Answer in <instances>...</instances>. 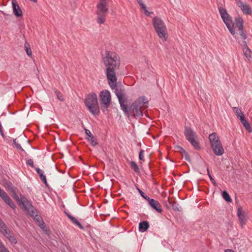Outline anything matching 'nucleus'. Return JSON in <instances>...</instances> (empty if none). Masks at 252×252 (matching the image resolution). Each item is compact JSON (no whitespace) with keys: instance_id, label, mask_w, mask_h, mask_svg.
Here are the masks:
<instances>
[{"instance_id":"obj_1","label":"nucleus","mask_w":252,"mask_h":252,"mask_svg":"<svg viewBox=\"0 0 252 252\" xmlns=\"http://www.w3.org/2000/svg\"><path fill=\"white\" fill-rule=\"evenodd\" d=\"M103 63L106 67V75L108 84L117 96L121 109L128 117L130 116L135 118L143 116V110L147 107L148 102L145 96H141L133 102L128 108L127 98L125 89L117 87V77L116 71L119 69L121 61L119 55L114 52L106 51L102 58Z\"/></svg>"},{"instance_id":"obj_2","label":"nucleus","mask_w":252,"mask_h":252,"mask_svg":"<svg viewBox=\"0 0 252 252\" xmlns=\"http://www.w3.org/2000/svg\"><path fill=\"white\" fill-rule=\"evenodd\" d=\"M85 104L88 110L94 116H98L100 113L97 95L94 93L87 95L85 99Z\"/></svg>"},{"instance_id":"obj_3","label":"nucleus","mask_w":252,"mask_h":252,"mask_svg":"<svg viewBox=\"0 0 252 252\" xmlns=\"http://www.w3.org/2000/svg\"><path fill=\"white\" fill-rule=\"evenodd\" d=\"M153 25L158 36L163 41L167 40V28L163 21L159 17L156 16L153 19Z\"/></svg>"},{"instance_id":"obj_4","label":"nucleus","mask_w":252,"mask_h":252,"mask_svg":"<svg viewBox=\"0 0 252 252\" xmlns=\"http://www.w3.org/2000/svg\"><path fill=\"white\" fill-rule=\"evenodd\" d=\"M218 9L223 22L225 24L230 33L236 39H238V37L236 36L237 34L234 28V23H233L232 17L227 13L225 8L219 7Z\"/></svg>"},{"instance_id":"obj_5","label":"nucleus","mask_w":252,"mask_h":252,"mask_svg":"<svg viewBox=\"0 0 252 252\" xmlns=\"http://www.w3.org/2000/svg\"><path fill=\"white\" fill-rule=\"evenodd\" d=\"M13 192L12 197L16 200L21 208L25 210L30 215L33 216L35 212L33 211V207L31 203L23 195H20V198L18 195L14 191Z\"/></svg>"},{"instance_id":"obj_6","label":"nucleus","mask_w":252,"mask_h":252,"mask_svg":"<svg viewBox=\"0 0 252 252\" xmlns=\"http://www.w3.org/2000/svg\"><path fill=\"white\" fill-rule=\"evenodd\" d=\"M100 103L102 105V110L104 113L108 111V108L110 106L111 102V95L108 90L102 91L100 94Z\"/></svg>"},{"instance_id":"obj_7","label":"nucleus","mask_w":252,"mask_h":252,"mask_svg":"<svg viewBox=\"0 0 252 252\" xmlns=\"http://www.w3.org/2000/svg\"><path fill=\"white\" fill-rule=\"evenodd\" d=\"M109 7L96 5L95 14L96 15V20L98 24H101L105 23L106 15L108 13Z\"/></svg>"},{"instance_id":"obj_8","label":"nucleus","mask_w":252,"mask_h":252,"mask_svg":"<svg viewBox=\"0 0 252 252\" xmlns=\"http://www.w3.org/2000/svg\"><path fill=\"white\" fill-rule=\"evenodd\" d=\"M147 201H148L149 205L153 209L156 210L159 213L162 212V207L158 201L150 198Z\"/></svg>"},{"instance_id":"obj_9","label":"nucleus","mask_w":252,"mask_h":252,"mask_svg":"<svg viewBox=\"0 0 252 252\" xmlns=\"http://www.w3.org/2000/svg\"><path fill=\"white\" fill-rule=\"evenodd\" d=\"M184 134L188 141L192 138H196L197 136L196 132L190 127L188 126L185 127Z\"/></svg>"},{"instance_id":"obj_10","label":"nucleus","mask_w":252,"mask_h":252,"mask_svg":"<svg viewBox=\"0 0 252 252\" xmlns=\"http://www.w3.org/2000/svg\"><path fill=\"white\" fill-rule=\"evenodd\" d=\"M238 43L243 46V50L244 52V54L245 56L249 59V58H251L252 52L250 49L249 48L247 45V42L246 41H240L239 40V38H238V39H236Z\"/></svg>"},{"instance_id":"obj_11","label":"nucleus","mask_w":252,"mask_h":252,"mask_svg":"<svg viewBox=\"0 0 252 252\" xmlns=\"http://www.w3.org/2000/svg\"><path fill=\"white\" fill-rule=\"evenodd\" d=\"M211 147L213 151L214 154L216 156H220L222 155L224 153V149L222 146L221 143L211 145Z\"/></svg>"},{"instance_id":"obj_12","label":"nucleus","mask_w":252,"mask_h":252,"mask_svg":"<svg viewBox=\"0 0 252 252\" xmlns=\"http://www.w3.org/2000/svg\"><path fill=\"white\" fill-rule=\"evenodd\" d=\"M11 3L13 8V12L15 16L16 17L22 16V11L19 4L17 3L16 0H12Z\"/></svg>"},{"instance_id":"obj_13","label":"nucleus","mask_w":252,"mask_h":252,"mask_svg":"<svg viewBox=\"0 0 252 252\" xmlns=\"http://www.w3.org/2000/svg\"><path fill=\"white\" fill-rule=\"evenodd\" d=\"M237 216L240 225L243 227L246 223L247 219L245 215L242 212V208L241 207H238L237 209Z\"/></svg>"},{"instance_id":"obj_14","label":"nucleus","mask_w":252,"mask_h":252,"mask_svg":"<svg viewBox=\"0 0 252 252\" xmlns=\"http://www.w3.org/2000/svg\"><path fill=\"white\" fill-rule=\"evenodd\" d=\"M234 26L237 31L244 29V20L241 17L238 16L235 18V23H234Z\"/></svg>"},{"instance_id":"obj_15","label":"nucleus","mask_w":252,"mask_h":252,"mask_svg":"<svg viewBox=\"0 0 252 252\" xmlns=\"http://www.w3.org/2000/svg\"><path fill=\"white\" fill-rule=\"evenodd\" d=\"M209 139L211 145H213V144L215 145V144H217L221 143L219 137L218 136L217 133L216 132H213L210 134L209 135Z\"/></svg>"},{"instance_id":"obj_16","label":"nucleus","mask_w":252,"mask_h":252,"mask_svg":"<svg viewBox=\"0 0 252 252\" xmlns=\"http://www.w3.org/2000/svg\"><path fill=\"white\" fill-rule=\"evenodd\" d=\"M0 231L7 238L8 237V236H10L12 234V233L9 230L6 225L3 221L0 224Z\"/></svg>"},{"instance_id":"obj_17","label":"nucleus","mask_w":252,"mask_h":252,"mask_svg":"<svg viewBox=\"0 0 252 252\" xmlns=\"http://www.w3.org/2000/svg\"><path fill=\"white\" fill-rule=\"evenodd\" d=\"M238 6L240 7L243 12L247 15L251 14L252 11L250 6L247 4H244L242 2L239 4Z\"/></svg>"},{"instance_id":"obj_18","label":"nucleus","mask_w":252,"mask_h":252,"mask_svg":"<svg viewBox=\"0 0 252 252\" xmlns=\"http://www.w3.org/2000/svg\"><path fill=\"white\" fill-rule=\"evenodd\" d=\"M64 214L67 216V217L72 221V222L78 226L81 229H84V228L83 225L80 223V222L76 219L75 217L72 216L69 214H68L66 211L64 212Z\"/></svg>"},{"instance_id":"obj_19","label":"nucleus","mask_w":252,"mask_h":252,"mask_svg":"<svg viewBox=\"0 0 252 252\" xmlns=\"http://www.w3.org/2000/svg\"><path fill=\"white\" fill-rule=\"evenodd\" d=\"M167 202H168V204H169L171 205L172 209L174 211L181 212L182 211V207L181 206H180L179 204H177L176 201H170L168 198Z\"/></svg>"},{"instance_id":"obj_20","label":"nucleus","mask_w":252,"mask_h":252,"mask_svg":"<svg viewBox=\"0 0 252 252\" xmlns=\"http://www.w3.org/2000/svg\"><path fill=\"white\" fill-rule=\"evenodd\" d=\"M149 223L147 221L144 220L139 223V230L144 232L146 231L149 228Z\"/></svg>"},{"instance_id":"obj_21","label":"nucleus","mask_w":252,"mask_h":252,"mask_svg":"<svg viewBox=\"0 0 252 252\" xmlns=\"http://www.w3.org/2000/svg\"><path fill=\"white\" fill-rule=\"evenodd\" d=\"M240 120L241 121V122L243 124L245 129L249 132H251L252 129L249 123L248 122V121L246 119L244 115H243V117H241V119H240Z\"/></svg>"},{"instance_id":"obj_22","label":"nucleus","mask_w":252,"mask_h":252,"mask_svg":"<svg viewBox=\"0 0 252 252\" xmlns=\"http://www.w3.org/2000/svg\"><path fill=\"white\" fill-rule=\"evenodd\" d=\"M237 31L239 33L236 32V33L237 34L236 36L239 38V40L240 41V39H242V41H246V39H247L248 37L244 29L243 30H238Z\"/></svg>"},{"instance_id":"obj_23","label":"nucleus","mask_w":252,"mask_h":252,"mask_svg":"<svg viewBox=\"0 0 252 252\" xmlns=\"http://www.w3.org/2000/svg\"><path fill=\"white\" fill-rule=\"evenodd\" d=\"M35 170L39 175L41 180L45 184L46 186H48L46 180V176L44 175L43 171L38 167L35 168Z\"/></svg>"},{"instance_id":"obj_24","label":"nucleus","mask_w":252,"mask_h":252,"mask_svg":"<svg viewBox=\"0 0 252 252\" xmlns=\"http://www.w3.org/2000/svg\"><path fill=\"white\" fill-rule=\"evenodd\" d=\"M189 142L191 144V145L195 150H199L201 149L197 136L196 138H192L191 139H190Z\"/></svg>"},{"instance_id":"obj_25","label":"nucleus","mask_w":252,"mask_h":252,"mask_svg":"<svg viewBox=\"0 0 252 252\" xmlns=\"http://www.w3.org/2000/svg\"><path fill=\"white\" fill-rule=\"evenodd\" d=\"M129 165L131 169L136 173H140V170L137 164L133 161H130Z\"/></svg>"},{"instance_id":"obj_26","label":"nucleus","mask_w":252,"mask_h":252,"mask_svg":"<svg viewBox=\"0 0 252 252\" xmlns=\"http://www.w3.org/2000/svg\"><path fill=\"white\" fill-rule=\"evenodd\" d=\"M222 196L223 198L227 202H231L232 201V199L230 195L226 190H224L222 191Z\"/></svg>"},{"instance_id":"obj_27","label":"nucleus","mask_w":252,"mask_h":252,"mask_svg":"<svg viewBox=\"0 0 252 252\" xmlns=\"http://www.w3.org/2000/svg\"><path fill=\"white\" fill-rule=\"evenodd\" d=\"M86 139L93 146H95L98 144V142L93 135L90 137H86Z\"/></svg>"},{"instance_id":"obj_28","label":"nucleus","mask_w":252,"mask_h":252,"mask_svg":"<svg viewBox=\"0 0 252 252\" xmlns=\"http://www.w3.org/2000/svg\"><path fill=\"white\" fill-rule=\"evenodd\" d=\"M0 196L4 200V201H8V199H9V196L2 189H1L0 190Z\"/></svg>"},{"instance_id":"obj_29","label":"nucleus","mask_w":252,"mask_h":252,"mask_svg":"<svg viewBox=\"0 0 252 252\" xmlns=\"http://www.w3.org/2000/svg\"><path fill=\"white\" fill-rule=\"evenodd\" d=\"M24 46H25V50H26L27 55L29 56H30V57L32 56V50L30 48V44L27 42H26V43H25Z\"/></svg>"},{"instance_id":"obj_30","label":"nucleus","mask_w":252,"mask_h":252,"mask_svg":"<svg viewBox=\"0 0 252 252\" xmlns=\"http://www.w3.org/2000/svg\"><path fill=\"white\" fill-rule=\"evenodd\" d=\"M54 91L58 99L61 101H63L64 100V98L63 94L59 91L56 89H54Z\"/></svg>"},{"instance_id":"obj_31","label":"nucleus","mask_w":252,"mask_h":252,"mask_svg":"<svg viewBox=\"0 0 252 252\" xmlns=\"http://www.w3.org/2000/svg\"><path fill=\"white\" fill-rule=\"evenodd\" d=\"M109 0H99L97 5L109 7Z\"/></svg>"},{"instance_id":"obj_32","label":"nucleus","mask_w":252,"mask_h":252,"mask_svg":"<svg viewBox=\"0 0 252 252\" xmlns=\"http://www.w3.org/2000/svg\"><path fill=\"white\" fill-rule=\"evenodd\" d=\"M234 110H235V114H236L237 118L241 119V117H243V115H244L242 112L241 109H240L238 107H234Z\"/></svg>"},{"instance_id":"obj_33","label":"nucleus","mask_w":252,"mask_h":252,"mask_svg":"<svg viewBox=\"0 0 252 252\" xmlns=\"http://www.w3.org/2000/svg\"><path fill=\"white\" fill-rule=\"evenodd\" d=\"M7 239L9 240V241L13 244H15L17 243V241L15 237L14 236V235L11 234L10 236H8V237Z\"/></svg>"},{"instance_id":"obj_34","label":"nucleus","mask_w":252,"mask_h":252,"mask_svg":"<svg viewBox=\"0 0 252 252\" xmlns=\"http://www.w3.org/2000/svg\"><path fill=\"white\" fill-rule=\"evenodd\" d=\"M13 145L15 146V147L21 151H24V149L21 147V145L18 143H17L16 139H13Z\"/></svg>"},{"instance_id":"obj_35","label":"nucleus","mask_w":252,"mask_h":252,"mask_svg":"<svg viewBox=\"0 0 252 252\" xmlns=\"http://www.w3.org/2000/svg\"><path fill=\"white\" fill-rule=\"evenodd\" d=\"M137 189L143 198H144L146 200L149 199L150 197L149 196H147L146 195H145L144 192H143L140 189H139L138 188H137Z\"/></svg>"},{"instance_id":"obj_36","label":"nucleus","mask_w":252,"mask_h":252,"mask_svg":"<svg viewBox=\"0 0 252 252\" xmlns=\"http://www.w3.org/2000/svg\"><path fill=\"white\" fill-rule=\"evenodd\" d=\"M6 203H7L11 208L14 209L15 208V205L14 202H12L10 197H9L8 201H4Z\"/></svg>"},{"instance_id":"obj_37","label":"nucleus","mask_w":252,"mask_h":252,"mask_svg":"<svg viewBox=\"0 0 252 252\" xmlns=\"http://www.w3.org/2000/svg\"><path fill=\"white\" fill-rule=\"evenodd\" d=\"M0 252H9L1 242H0Z\"/></svg>"},{"instance_id":"obj_38","label":"nucleus","mask_w":252,"mask_h":252,"mask_svg":"<svg viewBox=\"0 0 252 252\" xmlns=\"http://www.w3.org/2000/svg\"><path fill=\"white\" fill-rule=\"evenodd\" d=\"M207 171H208V175L209 176V177L212 182V183L215 186H217V184L215 181V180H214V178H213V177H212L211 175L209 173V171L208 170V169H207Z\"/></svg>"},{"instance_id":"obj_39","label":"nucleus","mask_w":252,"mask_h":252,"mask_svg":"<svg viewBox=\"0 0 252 252\" xmlns=\"http://www.w3.org/2000/svg\"><path fill=\"white\" fill-rule=\"evenodd\" d=\"M144 151L143 150H141L139 154V159L140 160L144 161Z\"/></svg>"},{"instance_id":"obj_40","label":"nucleus","mask_w":252,"mask_h":252,"mask_svg":"<svg viewBox=\"0 0 252 252\" xmlns=\"http://www.w3.org/2000/svg\"><path fill=\"white\" fill-rule=\"evenodd\" d=\"M175 148L177 152H180L181 153H183L184 151H185V150L182 147H181L180 146H176L175 147Z\"/></svg>"},{"instance_id":"obj_41","label":"nucleus","mask_w":252,"mask_h":252,"mask_svg":"<svg viewBox=\"0 0 252 252\" xmlns=\"http://www.w3.org/2000/svg\"><path fill=\"white\" fill-rule=\"evenodd\" d=\"M183 154L184 155L185 159L188 161H190V158L189 154L186 151H184Z\"/></svg>"},{"instance_id":"obj_42","label":"nucleus","mask_w":252,"mask_h":252,"mask_svg":"<svg viewBox=\"0 0 252 252\" xmlns=\"http://www.w3.org/2000/svg\"><path fill=\"white\" fill-rule=\"evenodd\" d=\"M26 163L32 167H34L33 162L32 159H29L26 161Z\"/></svg>"},{"instance_id":"obj_43","label":"nucleus","mask_w":252,"mask_h":252,"mask_svg":"<svg viewBox=\"0 0 252 252\" xmlns=\"http://www.w3.org/2000/svg\"><path fill=\"white\" fill-rule=\"evenodd\" d=\"M84 130H85V133L88 136L87 137H90L92 136H93V135L91 133V132H90V130H89L88 129L84 128Z\"/></svg>"},{"instance_id":"obj_44","label":"nucleus","mask_w":252,"mask_h":252,"mask_svg":"<svg viewBox=\"0 0 252 252\" xmlns=\"http://www.w3.org/2000/svg\"><path fill=\"white\" fill-rule=\"evenodd\" d=\"M144 13H145V14L147 16H149L151 14L153 13V12H152V11L149 12L148 11V10L147 9H145V10L144 11Z\"/></svg>"},{"instance_id":"obj_45","label":"nucleus","mask_w":252,"mask_h":252,"mask_svg":"<svg viewBox=\"0 0 252 252\" xmlns=\"http://www.w3.org/2000/svg\"><path fill=\"white\" fill-rule=\"evenodd\" d=\"M41 220L42 223L41 224H40L39 226L42 229H44V228L46 227V226L41 218Z\"/></svg>"},{"instance_id":"obj_46","label":"nucleus","mask_w":252,"mask_h":252,"mask_svg":"<svg viewBox=\"0 0 252 252\" xmlns=\"http://www.w3.org/2000/svg\"><path fill=\"white\" fill-rule=\"evenodd\" d=\"M137 2L139 4L140 6H142L143 4H144L143 0H137Z\"/></svg>"},{"instance_id":"obj_47","label":"nucleus","mask_w":252,"mask_h":252,"mask_svg":"<svg viewBox=\"0 0 252 252\" xmlns=\"http://www.w3.org/2000/svg\"><path fill=\"white\" fill-rule=\"evenodd\" d=\"M0 12H1V13L3 15H6V16H11V14H9V13H6V12H4V11H0Z\"/></svg>"},{"instance_id":"obj_48","label":"nucleus","mask_w":252,"mask_h":252,"mask_svg":"<svg viewBox=\"0 0 252 252\" xmlns=\"http://www.w3.org/2000/svg\"><path fill=\"white\" fill-rule=\"evenodd\" d=\"M141 8L144 11L145 10V9H147L146 5L144 4L142 6H140Z\"/></svg>"},{"instance_id":"obj_49","label":"nucleus","mask_w":252,"mask_h":252,"mask_svg":"<svg viewBox=\"0 0 252 252\" xmlns=\"http://www.w3.org/2000/svg\"><path fill=\"white\" fill-rule=\"evenodd\" d=\"M165 205L166 208L168 209H169L170 208V207H171V205L169 204H167V203H166Z\"/></svg>"},{"instance_id":"obj_50","label":"nucleus","mask_w":252,"mask_h":252,"mask_svg":"<svg viewBox=\"0 0 252 252\" xmlns=\"http://www.w3.org/2000/svg\"><path fill=\"white\" fill-rule=\"evenodd\" d=\"M225 252H235L231 249H227L225 251Z\"/></svg>"},{"instance_id":"obj_51","label":"nucleus","mask_w":252,"mask_h":252,"mask_svg":"<svg viewBox=\"0 0 252 252\" xmlns=\"http://www.w3.org/2000/svg\"><path fill=\"white\" fill-rule=\"evenodd\" d=\"M237 4L238 5L240 3V2H242V1L241 0H235Z\"/></svg>"},{"instance_id":"obj_52","label":"nucleus","mask_w":252,"mask_h":252,"mask_svg":"<svg viewBox=\"0 0 252 252\" xmlns=\"http://www.w3.org/2000/svg\"><path fill=\"white\" fill-rule=\"evenodd\" d=\"M2 133H3V131L2 128L0 129V133L2 134Z\"/></svg>"},{"instance_id":"obj_53","label":"nucleus","mask_w":252,"mask_h":252,"mask_svg":"<svg viewBox=\"0 0 252 252\" xmlns=\"http://www.w3.org/2000/svg\"><path fill=\"white\" fill-rule=\"evenodd\" d=\"M137 145H138V146H141V143H140V142H138V143H137Z\"/></svg>"},{"instance_id":"obj_54","label":"nucleus","mask_w":252,"mask_h":252,"mask_svg":"<svg viewBox=\"0 0 252 252\" xmlns=\"http://www.w3.org/2000/svg\"><path fill=\"white\" fill-rule=\"evenodd\" d=\"M0 135H1V136H2V137H3V138L4 137V133H2V134H0Z\"/></svg>"},{"instance_id":"obj_55","label":"nucleus","mask_w":252,"mask_h":252,"mask_svg":"<svg viewBox=\"0 0 252 252\" xmlns=\"http://www.w3.org/2000/svg\"><path fill=\"white\" fill-rule=\"evenodd\" d=\"M2 222L1 219L0 218V224Z\"/></svg>"},{"instance_id":"obj_56","label":"nucleus","mask_w":252,"mask_h":252,"mask_svg":"<svg viewBox=\"0 0 252 252\" xmlns=\"http://www.w3.org/2000/svg\"><path fill=\"white\" fill-rule=\"evenodd\" d=\"M251 0V1H252V0Z\"/></svg>"}]
</instances>
